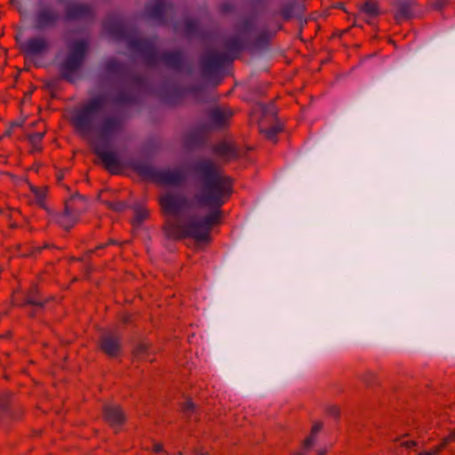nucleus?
<instances>
[{
  "instance_id": "nucleus-27",
  "label": "nucleus",
  "mask_w": 455,
  "mask_h": 455,
  "mask_svg": "<svg viewBox=\"0 0 455 455\" xmlns=\"http://www.w3.org/2000/svg\"><path fill=\"white\" fill-rule=\"evenodd\" d=\"M104 160H105L106 162H108V157L107 156H104Z\"/></svg>"
},
{
  "instance_id": "nucleus-7",
  "label": "nucleus",
  "mask_w": 455,
  "mask_h": 455,
  "mask_svg": "<svg viewBox=\"0 0 455 455\" xmlns=\"http://www.w3.org/2000/svg\"><path fill=\"white\" fill-rule=\"evenodd\" d=\"M47 188L45 187L30 186V196H33L35 203L40 207L45 208L44 200L46 199Z\"/></svg>"
},
{
  "instance_id": "nucleus-10",
  "label": "nucleus",
  "mask_w": 455,
  "mask_h": 455,
  "mask_svg": "<svg viewBox=\"0 0 455 455\" xmlns=\"http://www.w3.org/2000/svg\"><path fill=\"white\" fill-rule=\"evenodd\" d=\"M119 126V122L117 119L116 118H110V119H108L106 120L100 130L103 133H109V132H112L114 131H116Z\"/></svg>"
},
{
  "instance_id": "nucleus-18",
  "label": "nucleus",
  "mask_w": 455,
  "mask_h": 455,
  "mask_svg": "<svg viewBox=\"0 0 455 455\" xmlns=\"http://www.w3.org/2000/svg\"><path fill=\"white\" fill-rule=\"evenodd\" d=\"M442 450V445L436 446L429 451H424L419 453V455H439Z\"/></svg>"
},
{
  "instance_id": "nucleus-11",
  "label": "nucleus",
  "mask_w": 455,
  "mask_h": 455,
  "mask_svg": "<svg viewBox=\"0 0 455 455\" xmlns=\"http://www.w3.org/2000/svg\"><path fill=\"white\" fill-rule=\"evenodd\" d=\"M44 136L43 132H38L36 134L32 135L30 133V153L33 151H38L41 149L40 140Z\"/></svg>"
},
{
  "instance_id": "nucleus-14",
  "label": "nucleus",
  "mask_w": 455,
  "mask_h": 455,
  "mask_svg": "<svg viewBox=\"0 0 455 455\" xmlns=\"http://www.w3.org/2000/svg\"><path fill=\"white\" fill-rule=\"evenodd\" d=\"M321 427H322L320 424H315L313 426L311 435L305 441L304 443V447L306 449L314 444L315 441V435L320 431Z\"/></svg>"
},
{
  "instance_id": "nucleus-23",
  "label": "nucleus",
  "mask_w": 455,
  "mask_h": 455,
  "mask_svg": "<svg viewBox=\"0 0 455 455\" xmlns=\"http://www.w3.org/2000/svg\"><path fill=\"white\" fill-rule=\"evenodd\" d=\"M230 148L228 146H223L219 148V152L223 155H228V150Z\"/></svg>"
},
{
  "instance_id": "nucleus-13",
  "label": "nucleus",
  "mask_w": 455,
  "mask_h": 455,
  "mask_svg": "<svg viewBox=\"0 0 455 455\" xmlns=\"http://www.w3.org/2000/svg\"><path fill=\"white\" fill-rule=\"evenodd\" d=\"M45 46V44L41 39H30V55L35 52L42 51Z\"/></svg>"
},
{
  "instance_id": "nucleus-26",
  "label": "nucleus",
  "mask_w": 455,
  "mask_h": 455,
  "mask_svg": "<svg viewBox=\"0 0 455 455\" xmlns=\"http://www.w3.org/2000/svg\"><path fill=\"white\" fill-rule=\"evenodd\" d=\"M326 452L325 450H321L319 452H318V455H324Z\"/></svg>"
},
{
  "instance_id": "nucleus-2",
  "label": "nucleus",
  "mask_w": 455,
  "mask_h": 455,
  "mask_svg": "<svg viewBox=\"0 0 455 455\" xmlns=\"http://www.w3.org/2000/svg\"><path fill=\"white\" fill-rule=\"evenodd\" d=\"M103 107V99L97 98L91 100L85 107L76 110L72 117V121L76 129L85 133L93 126V121L101 111Z\"/></svg>"
},
{
  "instance_id": "nucleus-19",
  "label": "nucleus",
  "mask_w": 455,
  "mask_h": 455,
  "mask_svg": "<svg viewBox=\"0 0 455 455\" xmlns=\"http://www.w3.org/2000/svg\"><path fill=\"white\" fill-rule=\"evenodd\" d=\"M363 10L370 14H375L377 12L375 4L371 3H366L363 6Z\"/></svg>"
},
{
  "instance_id": "nucleus-24",
  "label": "nucleus",
  "mask_w": 455,
  "mask_h": 455,
  "mask_svg": "<svg viewBox=\"0 0 455 455\" xmlns=\"http://www.w3.org/2000/svg\"><path fill=\"white\" fill-rule=\"evenodd\" d=\"M162 450H163L162 444H160V443L154 444L153 451L155 452H160V451H162Z\"/></svg>"
},
{
  "instance_id": "nucleus-16",
  "label": "nucleus",
  "mask_w": 455,
  "mask_h": 455,
  "mask_svg": "<svg viewBox=\"0 0 455 455\" xmlns=\"http://www.w3.org/2000/svg\"><path fill=\"white\" fill-rule=\"evenodd\" d=\"M23 123L24 121H15L12 123L9 128L5 131L4 135L10 136L12 134H15L17 130L21 128Z\"/></svg>"
},
{
  "instance_id": "nucleus-17",
  "label": "nucleus",
  "mask_w": 455,
  "mask_h": 455,
  "mask_svg": "<svg viewBox=\"0 0 455 455\" xmlns=\"http://www.w3.org/2000/svg\"><path fill=\"white\" fill-rule=\"evenodd\" d=\"M16 39L20 44L24 55L26 56L27 54H28V43H27L25 39L23 40V35L21 32L16 36Z\"/></svg>"
},
{
  "instance_id": "nucleus-25",
  "label": "nucleus",
  "mask_w": 455,
  "mask_h": 455,
  "mask_svg": "<svg viewBox=\"0 0 455 455\" xmlns=\"http://www.w3.org/2000/svg\"><path fill=\"white\" fill-rule=\"evenodd\" d=\"M330 413H331L334 416H337L339 413V409L338 407H331L330 409Z\"/></svg>"
},
{
  "instance_id": "nucleus-5",
  "label": "nucleus",
  "mask_w": 455,
  "mask_h": 455,
  "mask_svg": "<svg viewBox=\"0 0 455 455\" xmlns=\"http://www.w3.org/2000/svg\"><path fill=\"white\" fill-rule=\"evenodd\" d=\"M105 419L111 426H118L123 423L124 417L122 410L117 405L108 404L104 407Z\"/></svg>"
},
{
  "instance_id": "nucleus-15",
  "label": "nucleus",
  "mask_w": 455,
  "mask_h": 455,
  "mask_svg": "<svg viewBox=\"0 0 455 455\" xmlns=\"http://www.w3.org/2000/svg\"><path fill=\"white\" fill-rule=\"evenodd\" d=\"M281 128L277 125H275L269 129L264 130L262 127H260V132L262 133H265V135L269 140H274L276 136V134L280 132Z\"/></svg>"
},
{
  "instance_id": "nucleus-12",
  "label": "nucleus",
  "mask_w": 455,
  "mask_h": 455,
  "mask_svg": "<svg viewBox=\"0 0 455 455\" xmlns=\"http://www.w3.org/2000/svg\"><path fill=\"white\" fill-rule=\"evenodd\" d=\"M149 351H150V344L148 342H141L135 348V355L138 357L144 359L149 354Z\"/></svg>"
},
{
  "instance_id": "nucleus-8",
  "label": "nucleus",
  "mask_w": 455,
  "mask_h": 455,
  "mask_svg": "<svg viewBox=\"0 0 455 455\" xmlns=\"http://www.w3.org/2000/svg\"><path fill=\"white\" fill-rule=\"evenodd\" d=\"M75 220L72 211L67 206L65 212L59 217V223L68 229L74 225Z\"/></svg>"
},
{
  "instance_id": "nucleus-21",
  "label": "nucleus",
  "mask_w": 455,
  "mask_h": 455,
  "mask_svg": "<svg viewBox=\"0 0 455 455\" xmlns=\"http://www.w3.org/2000/svg\"><path fill=\"white\" fill-rule=\"evenodd\" d=\"M183 409L185 411H193L195 409V403L192 401L188 400L185 402Z\"/></svg>"
},
{
  "instance_id": "nucleus-1",
  "label": "nucleus",
  "mask_w": 455,
  "mask_h": 455,
  "mask_svg": "<svg viewBox=\"0 0 455 455\" xmlns=\"http://www.w3.org/2000/svg\"><path fill=\"white\" fill-rule=\"evenodd\" d=\"M204 185L196 195L199 204L214 209L204 219L193 218L186 224H168L166 234L168 236L178 239L183 236H191L198 242L209 239L212 226L219 219L217 211L230 196L231 180L225 176L212 162L201 165Z\"/></svg>"
},
{
  "instance_id": "nucleus-3",
  "label": "nucleus",
  "mask_w": 455,
  "mask_h": 455,
  "mask_svg": "<svg viewBox=\"0 0 455 455\" xmlns=\"http://www.w3.org/2000/svg\"><path fill=\"white\" fill-rule=\"evenodd\" d=\"M160 204L164 213L169 215L180 214L187 205L181 196L170 193L161 197Z\"/></svg>"
},
{
  "instance_id": "nucleus-6",
  "label": "nucleus",
  "mask_w": 455,
  "mask_h": 455,
  "mask_svg": "<svg viewBox=\"0 0 455 455\" xmlns=\"http://www.w3.org/2000/svg\"><path fill=\"white\" fill-rule=\"evenodd\" d=\"M101 349L110 356H115L120 350V344L116 339L110 335H105L101 339Z\"/></svg>"
},
{
  "instance_id": "nucleus-20",
  "label": "nucleus",
  "mask_w": 455,
  "mask_h": 455,
  "mask_svg": "<svg viewBox=\"0 0 455 455\" xmlns=\"http://www.w3.org/2000/svg\"><path fill=\"white\" fill-rule=\"evenodd\" d=\"M148 216V212L144 209H139L136 213L137 221L140 222Z\"/></svg>"
},
{
  "instance_id": "nucleus-4",
  "label": "nucleus",
  "mask_w": 455,
  "mask_h": 455,
  "mask_svg": "<svg viewBox=\"0 0 455 455\" xmlns=\"http://www.w3.org/2000/svg\"><path fill=\"white\" fill-rule=\"evenodd\" d=\"M86 50V44L84 42H78L74 45L73 53L65 64V68L68 69L76 68L84 57Z\"/></svg>"
},
{
  "instance_id": "nucleus-9",
  "label": "nucleus",
  "mask_w": 455,
  "mask_h": 455,
  "mask_svg": "<svg viewBox=\"0 0 455 455\" xmlns=\"http://www.w3.org/2000/svg\"><path fill=\"white\" fill-rule=\"evenodd\" d=\"M160 180L164 183L173 184L179 181L180 173L177 172H164L161 173Z\"/></svg>"
},
{
  "instance_id": "nucleus-22",
  "label": "nucleus",
  "mask_w": 455,
  "mask_h": 455,
  "mask_svg": "<svg viewBox=\"0 0 455 455\" xmlns=\"http://www.w3.org/2000/svg\"><path fill=\"white\" fill-rule=\"evenodd\" d=\"M401 445L406 447V448H411L415 445L414 441H404L401 443Z\"/></svg>"
}]
</instances>
